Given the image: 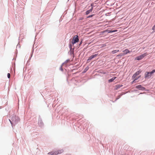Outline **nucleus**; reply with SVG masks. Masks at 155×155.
<instances>
[{
	"mask_svg": "<svg viewBox=\"0 0 155 155\" xmlns=\"http://www.w3.org/2000/svg\"><path fill=\"white\" fill-rule=\"evenodd\" d=\"M140 72H141L140 71H138L135 74H134V75H133L132 77H133V78H134V80L132 82V83H133L134 82H135V80H137V79H138L139 78V77H140V76H139L138 77H136L137 75H139L140 73Z\"/></svg>",
	"mask_w": 155,
	"mask_h": 155,
	"instance_id": "f257e3e1",
	"label": "nucleus"
},
{
	"mask_svg": "<svg viewBox=\"0 0 155 155\" xmlns=\"http://www.w3.org/2000/svg\"><path fill=\"white\" fill-rule=\"evenodd\" d=\"M147 55V53H146L141 55L138 56L135 58V59L137 60H140L143 58L144 57Z\"/></svg>",
	"mask_w": 155,
	"mask_h": 155,
	"instance_id": "f03ea898",
	"label": "nucleus"
},
{
	"mask_svg": "<svg viewBox=\"0 0 155 155\" xmlns=\"http://www.w3.org/2000/svg\"><path fill=\"white\" fill-rule=\"evenodd\" d=\"M78 35H76L74 37L73 41L72 42V43L74 45L76 42H78Z\"/></svg>",
	"mask_w": 155,
	"mask_h": 155,
	"instance_id": "7ed1b4c3",
	"label": "nucleus"
},
{
	"mask_svg": "<svg viewBox=\"0 0 155 155\" xmlns=\"http://www.w3.org/2000/svg\"><path fill=\"white\" fill-rule=\"evenodd\" d=\"M63 150H58L57 151L54 152H51V153L52 155H57V154L61 153H63Z\"/></svg>",
	"mask_w": 155,
	"mask_h": 155,
	"instance_id": "20e7f679",
	"label": "nucleus"
},
{
	"mask_svg": "<svg viewBox=\"0 0 155 155\" xmlns=\"http://www.w3.org/2000/svg\"><path fill=\"white\" fill-rule=\"evenodd\" d=\"M98 55V54H94L92 55L91 56H90L88 58L87 61H89L91 60L94 58L96 57Z\"/></svg>",
	"mask_w": 155,
	"mask_h": 155,
	"instance_id": "39448f33",
	"label": "nucleus"
},
{
	"mask_svg": "<svg viewBox=\"0 0 155 155\" xmlns=\"http://www.w3.org/2000/svg\"><path fill=\"white\" fill-rule=\"evenodd\" d=\"M145 77L146 78H149L151 76L150 75L149 72H146L145 74Z\"/></svg>",
	"mask_w": 155,
	"mask_h": 155,
	"instance_id": "423d86ee",
	"label": "nucleus"
},
{
	"mask_svg": "<svg viewBox=\"0 0 155 155\" xmlns=\"http://www.w3.org/2000/svg\"><path fill=\"white\" fill-rule=\"evenodd\" d=\"M136 88H137V89H139L140 90H143L145 89L144 87H143L142 85H139L136 86Z\"/></svg>",
	"mask_w": 155,
	"mask_h": 155,
	"instance_id": "0eeeda50",
	"label": "nucleus"
},
{
	"mask_svg": "<svg viewBox=\"0 0 155 155\" xmlns=\"http://www.w3.org/2000/svg\"><path fill=\"white\" fill-rule=\"evenodd\" d=\"M117 30H115L114 31H112L111 30H106L104 31V32H107L108 33H110L111 32H113L117 31Z\"/></svg>",
	"mask_w": 155,
	"mask_h": 155,
	"instance_id": "6e6552de",
	"label": "nucleus"
},
{
	"mask_svg": "<svg viewBox=\"0 0 155 155\" xmlns=\"http://www.w3.org/2000/svg\"><path fill=\"white\" fill-rule=\"evenodd\" d=\"M124 53H123L124 55L127 54L128 53L130 52V51L128 49H126L123 51Z\"/></svg>",
	"mask_w": 155,
	"mask_h": 155,
	"instance_id": "1a4fd4ad",
	"label": "nucleus"
},
{
	"mask_svg": "<svg viewBox=\"0 0 155 155\" xmlns=\"http://www.w3.org/2000/svg\"><path fill=\"white\" fill-rule=\"evenodd\" d=\"M93 10V7H92L89 10L87 11L86 12V14L87 15H88L90 12H91Z\"/></svg>",
	"mask_w": 155,
	"mask_h": 155,
	"instance_id": "9d476101",
	"label": "nucleus"
},
{
	"mask_svg": "<svg viewBox=\"0 0 155 155\" xmlns=\"http://www.w3.org/2000/svg\"><path fill=\"white\" fill-rule=\"evenodd\" d=\"M123 86L122 84H117L115 86L116 89L117 90Z\"/></svg>",
	"mask_w": 155,
	"mask_h": 155,
	"instance_id": "9b49d317",
	"label": "nucleus"
},
{
	"mask_svg": "<svg viewBox=\"0 0 155 155\" xmlns=\"http://www.w3.org/2000/svg\"><path fill=\"white\" fill-rule=\"evenodd\" d=\"M116 77H114L113 78H112L109 80L108 82H112L115 79H116Z\"/></svg>",
	"mask_w": 155,
	"mask_h": 155,
	"instance_id": "f8f14e48",
	"label": "nucleus"
},
{
	"mask_svg": "<svg viewBox=\"0 0 155 155\" xmlns=\"http://www.w3.org/2000/svg\"><path fill=\"white\" fill-rule=\"evenodd\" d=\"M155 72V69L153 70L151 72H149V73L150 74V75L151 76L153 74L154 72Z\"/></svg>",
	"mask_w": 155,
	"mask_h": 155,
	"instance_id": "ddd939ff",
	"label": "nucleus"
},
{
	"mask_svg": "<svg viewBox=\"0 0 155 155\" xmlns=\"http://www.w3.org/2000/svg\"><path fill=\"white\" fill-rule=\"evenodd\" d=\"M119 51V50H115L113 51H112V53L113 54H115V53H116Z\"/></svg>",
	"mask_w": 155,
	"mask_h": 155,
	"instance_id": "4468645a",
	"label": "nucleus"
},
{
	"mask_svg": "<svg viewBox=\"0 0 155 155\" xmlns=\"http://www.w3.org/2000/svg\"><path fill=\"white\" fill-rule=\"evenodd\" d=\"M123 55H124V54H123V53H120V54L117 55V57H118V56H122Z\"/></svg>",
	"mask_w": 155,
	"mask_h": 155,
	"instance_id": "2eb2a0df",
	"label": "nucleus"
},
{
	"mask_svg": "<svg viewBox=\"0 0 155 155\" xmlns=\"http://www.w3.org/2000/svg\"><path fill=\"white\" fill-rule=\"evenodd\" d=\"M7 76H8V78H10V73H8L7 74Z\"/></svg>",
	"mask_w": 155,
	"mask_h": 155,
	"instance_id": "dca6fc26",
	"label": "nucleus"
},
{
	"mask_svg": "<svg viewBox=\"0 0 155 155\" xmlns=\"http://www.w3.org/2000/svg\"><path fill=\"white\" fill-rule=\"evenodd\" d=\"M152 29L153 30H155V25L152 28Z\"/></svg>",
	"mask_w": 155,
	"mask_h": 155,
	"instance_id": "f3484780",
	"label": "nucleus"
},
{
	"mask_svg": "<svg viewBox=\"0 0 155 155\" xmlns=\"http://www.w3.org/2000/svg\"><path fill=\"white\" fill-rule=\"evenodd\" d=\"M93 15H90L88 17H87V18L91 17Z\"/></svg>",
	"mask_w": 155,
	"mask_h": 155,
	"instance_id": "a211bd4d",
	"label": "nucleus"
},
{
	"mask_svg": "<svg viewBox=\"0 0 155 155\" xmlns=\"http://www.w3.org/2000/svg\"><path fill=\"white\" fill-rule=\"evenodd\" d=\"M93 5H94V4L93 3L91 4V7H93Z\"/></svg>",
	"mask_w": 155,
	"mask_h": 155,
	"instance_id": "6ab92c4d",
	"label": "nucleus"
},
{
	"mask_svg": "<svg viewBox=\"0 0 155 155\" xmlns=\"http://www.w3.org/2000/svg\"><path fill=\"white\" fill-rule=\"evenodd\" d=\"M9 121H10V122H11V123L12 124V123L11 122V121L10 120H9Z\"/></svg>",
	"mask_w": 155,
	"mask_h": 155,
	"instance_id": "aec40b11",
	"label": "nucleus"
}]
</instances>
